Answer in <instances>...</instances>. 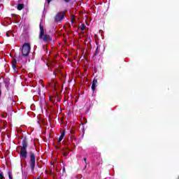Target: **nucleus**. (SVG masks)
I'll use <instances>...</instances> for the list:
<instances>
[{"mask_svg": "<svg viewBox=\"0 0 179 179\" xmlns=\"http://www.w3.org/2000/svg\"><path fill=\"white\" fill-rule=\"evenodd\" d=\"M29 54H30V45L29 43H24L20 53L19 59L26 61V57H27Z\"/></svg>", "mask_w": 179, "mask_h": 179, "instance_id": "1", "label": "nucleus"}, {"mask_svg": "<svg viewBox=\"0 0 179 179\" xmlns=\"http://www.w3.org/2000/svg\"><path fill=\"white\" fill-rule=\"evenodd\" d=\"M30 166L31 170H34V167L36 166V157H34V154L31 153L30 155Z\"/></svg>", "mask_w": 179, "mask_h": 179, "instance_id": "2", "label": "nucleus"}, {"mask_svg": "<svg viewBox=\"0 0 179 179\" xmlns=\"http://www.w3.org/2000/svg\"><path fill=\"white\" fill-rule=\"evenodd\" d=\"M64 17H65V13H59L56 15L55 20L56 22H61V20H62V19H64Z\"/></svg>", "mask_w": 179, "mask_h": 179, "instance_id": "3", "label": "nucleus"}, {"mask_svg": "<svg viewBox=\"0 0 179 179\" xmlns=\"http://www.w3.org/2000/svg\"><path fill=\"white\" fill-rule=\"evenodd\" d=\"M20 157L21 159H26L27 157V152L26 151V150H24V148L21 149Z\"/></svg>", "mask_w": 179, "mask_h": 179, "instance_id": "4", "label": "nucleus"}, {"mask_svg": "<svg viewBox=\"0 0 179 179\" xmlns=\"http://www.w3.org/2000/svg\"><path fill=\"white\" fill-rule=\"evenodd\" d=\"M96 87H97V80L96 79H94L92 85V92H94L96 90Z\"/></svg>", "mask_w": 179, "mask_h": 179, "instance_id": "5", "label": "nucleus"}, {"mask_svg": "<svg viewBox=\"0 0 179 179\" xmlns=\"http://www.w3.org/2000/svg\"><path fill=\"white\" fill-rule=\"evenodd\" d=\"M43 36H44V28L41 24H40V35L39 38H43Z\"/></svg>", "mask_w": 179, "mask_h": 179, "instance_id": "6", "label": "nucleus"}, {"mask_svg": "<svg viewBox=\"0 0 179 179\" xmlns=\"http://www.w3.org/2000/svg\"><path fill=\"white\" fill-rule=\"evenodd\" d=\"M43 39L45 43H50L51 41V38L48 35H44Z\"/></svg>", "mask_w": 179, "mask_h": 179, "instance_id": "7", "label": "nucleus"}, {"mask_svg": "<svg viewBox=\"0 0 179 179\" xmlns=\"http://www.w3.org/2000/svg\"><path fill=\"white\" fill-rule=\"evenodd\" d=\"M23 8H24V4H18V6H17V10H22V9H23Z\"/></svg>", "mask_w": 179, "mask_h": 179, "instance_id": "8", "label": "nucleus"}, {"mask_svg": "<svg viewBox=\"0 0 179 179\" xmlns=\"http://www.w3.org/2000/svg\"><path fill=\"white\" fill-rule=\"evenodd\" d=\"M64 136H65V131H64L62 135L59 136V142H61V141H62V139H64Z\"/></svg>", "mask_w": 179, "mask_h": 179, "instance_id": "9", "label": "nucleus"}, {"mask_svg": "<svg viewBox=\"0 0 179 179\" xmlns=\"http://www.w3.org/2000/svg\"><path fill=\"white\" fill-rule=\"evenodd\" d=\"M26 148H27V145H26V143H24L21 149H24V150H26Z\"/></svg>", "mask_w": 179, "mask_h": 179, "instance_id": "10", "label": "nucleus"}, {"mask_svg": "<svg viewBox=\"0 0 179 179\" xmlns=\"http://www.w3.org/2000/svg\"><path fill=\"white\" fill-rule=\"evenodd\" d=\"M85 28H86V27L85 26V24H82L80 26L81 30H85Z\"/></svg>", "mask_w": 179, "mask_h": 179, "instance_id": "11", "label": "nucleus"}, {"mask_svg": "<svg viewBox=\"0 0 179 179\" xmlns=\"http://www.w3.org/2000/svg\"><path fill=\"white\" fill-rule=\"evenodd\" d=\"M13 69H15V68H16V63H13Z\"/></svg>", "mask_w": 179, "mask_h": 179, "instance_id": "12", "label": "nucleus"}, {"mask_svg": "<svg viewBox=\"0 0 179 179\" xmlns=\"http://www.w3.org/2000/svg\"><path fill=\"white\" fill-rule=\"evenodd\" d=\"M8 177H9V179H12V175L10 174V173H8Z\"/></svg>", "mask_w": 179, "mask_h": 179, "instance_id": "13", "label": "nucleus"}, {"mask_svg": "<svg viewBox=\"0 0 179 179\" xmlns=\"http://www.w3.org/2000/svg\"><path fill=\"white\" fill-rule=\"evenodd\" d=\"M0 179H3V176L0 173Z\"/></svg>", "mask_w": 179, "mask_h": 179, "instance_id": "14", "label": "nucleus"}, {"mask_svg": "<svg viewBox=\"0 0 179 179\" xmlns=\"http://www.w3.org/2000/svg\"><path fill=\"white\" fill-rule=\"evenodd\" d=\"M6 36L9 37V32H6Z\"/></svg>", "mask_w": 179, "mask_h": 179, "instance_id": "15", "label": "nucleus"}, {"mask_svg": "<svg viewBox=\"0 0 179 179\" xmlns=\"http://www.w3.org/2000/svg\"><path fill=\"white\" fill-rule=\"evenodd\" d=\"M64 2H69V0H64Z\"/></svg>", "mask_w": 179, "mask_h": 179, "instance_id": "16", "label": "nucleus"}, {"mask_svg": "<svg viewBox=\"0 0 179 179\" xmlns=\"http://www.w3.org/2000/svg\"><path fill=\"white\" fill-rule=\"evenodd\" d=\"M51 2V0H48V3H50Z\"/></svg>", "mask_w": 179, "mask_h": 179, "instance_id": "17", "label": "nucleus"}, {"mask_svg": "<svg viewBox=\"0 0 179 179\" xmlns=\"http://www.w3.org/2000/svg\"><path fill=\"white\" fill-rule=\"evenodd\" d=\"M84 162L85 163H86V158H84Z\"/></svg>", "mask_w": 179, "mask_h": 179, "instance_id": "18", "label": "nucleus"}]
</instances>
